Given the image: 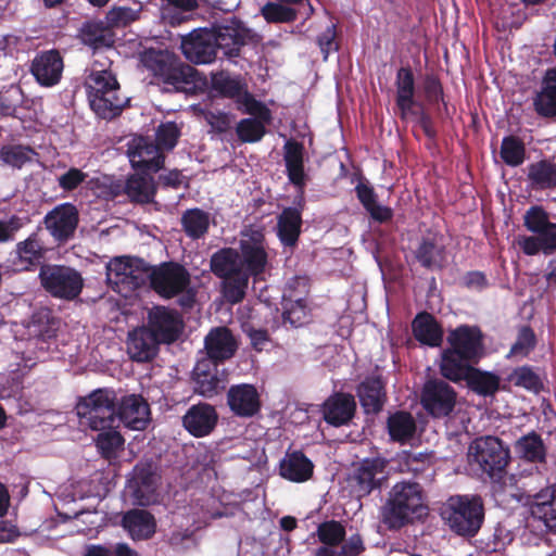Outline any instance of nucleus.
Returning a JSON list of instances; mask_svg holds the SVG:
<instances>
[{
  "label": "nucleus",
  "instance_id": "obj_1",
  "mask_svg": "<svg viewBox=\"0 0 556 556\" xmlns=\"http://www.w3.org/2000/svg\"><path fill=\"white\" fill-rule=\"evenodd\" d=\"M239 247L240 252L226 248L214 253L211 258L212 271L224 279L223 293L231 303H238L244 298L250 278L255 281L260 279L268 264L262 230H244Z\"/></svg>",
  "mask_w": 556,
  "mask_h": 556
},
{
  "label": "nucleus",
  "instance_id": "obj_2",
  "mask_svg": "<svg viewBox=\"0 0 556 556\" xmlns=\"http://www.w3.org/2000/svg\"><path fill=\"white\" fill-rule=\"evenodd\" d=\"M90 75L86 80V88L91 109L102 118H112L117 115L128 99L119 92L116 77L105 68L106 63L101 62V52L94 51Z\"/></svg>",
  "mask_w": 556,
  "mask_h": 556
},
{
  "label": "nucleus",
  "instance_id": "obj_3",
  "mask_svg": "<svg viewBox=\"0 0 556 556\" xmlns=\"http://www.w3.org/2000/svg\"><path fill=\"white\" fill-rule=\"evenodd\" d=\"M427 514L421 486L412 481L395 483L383 508V522L391 529H399Z\"/></svg>",
  "mask_w": 556,
  "mask_h": 556
},
{
  "label": "nucleus",
  "instance_id": "obj_4",
  "mask_svg": "<svg viewBox=\"0 0 556 556\" xmlns=\"http://www.w3.org/2000/svg\"><path fill=\"white\" fill-rule=\"evenodd\" d=\"M140 62L160 83L175 90L185 89L194 81L193 67L182 64L167 50H144Z\"/></svg>",
  "mask_w": 556,
  "mask_h": 556
},
{
  "label": "nucleus",
  "instance_id": "obj_5",
  "mask_svg": "<svg viewBox=\"0 0 556 556\" xmlns=\"http://www.w3.org/2000/svg\"><path fill=\"white\" fill-rule=\"evenodd\" d=\"M441 516L455 533L472 536L481 528L483 504L478 496L454 495L443 504Z\"/></svg>",
  "mask_w": 556,
  "mask_h": 556
},
{
  "label": "nucleus",
  "instance_id": "obj_6",
  "mask_svg": "<svg viewBox=\"0 0 556 556\" xmlns=\"http://www.w3.org/2000/svg\"><path fill=\"white\" fill-rule=\"evenodd\" d=\"M76 410L80 422L91 430L117 426L116 393L112 389L93 390L78 401Z\"/></svg>",
  "mask_w": 556,
  "mask_h": 556
},
{
  "label": "nucleus",
  "instance_id": "obj_7",
  "mask_svg": "<svg viewBox=\"0 0 556 556\" xmlns=\"http://www.w3.org/2000/svg\"><path fill=\"white\" fill-rule=\"evenodd\" d=\"M149 278L148 264L136 257L118 256L111 260L106 266V280L113 290L128 298L143 286Z\"/></svg>",
  "mask_w": 556,
  "mask_h": 556
},
{
  "label": "nucleus",
  "instance_id": "obj_8",
  "mask_svg": "<svg viewBox=\"0 0 556 556\" xmlns=\"http://www.w3.org/2000/svg\"><path fill=\"white\" fill-rule=\"evenodd\" d=\"M468 463L472 470L490 477L501 472L509 462V451L495 437H482L471 442L468 448Z\"/></svg>",
  "mask_w": 556,
  "mask_h": 556
},
{
  "label": "nucleus",
  "instance_id": "obj_9",
  "mask_svg": "<svg viewBox=\"0 0 556 556\" xmlns=\"http://www.w3.org/2000/svg\"><path fill=\"white\" fill-rule=\"evenodd\" d=\"M148 280H150L152 288L161 296L170 299L186 292L180 300V305L191 306L193 303V294L188 289L190 277L182 266L174 263H165L159 267L149 266Z\"/></svg>",
  "mask_w": 556,
  "mask_h": 556
},
{
  "label": "nucleus",
  "instance_id": "obj_10",
  "mask_svg": "<svg viewBox=\"0 0 556 556\" xmlns=\"http://www.w3.org/2000/svg\"><path fill=\"white\" fill-rule=\"evenodd\" d=\"M39 277L50 294L66 300L78 296L84 286L83 277L77 270L62 265L42 266Z\"/></svg>",
  "mask_w": 556,
  "mask_h": 556
},
{
  "label": "nucleus",
  "instance_id": "obj_11",
  "mask_svg": "<svg viewBox=\"0 0 556 556\" xmlns=\"http://www.w3.org/2000/svg\"><path fill=\"white\" fill-rule=\"evenodd\" d=\"M240 102L243 106L239 110L253 117L244 118L238 124V137L244 142L260 141L265 134V126L270 122V111L253 96H244Z\"/></svg>",
  "mask_w": 556,
  "mask_h": 556
},
{
  "label": "nucleus",
  "instance_id": "obj_12",
  "mask_svg": "<svg viewBox=\"0 0 556 556\" xmlns=\"http://www.w3.org/2000/svg\"><path fill=\"white\" fill-rule=\"evenodd\" d=\"M386 467L387 462L380 457L362 460L349 479L352 492L362 497L380 488L382 481L387 479Z\"/></svg>",
  "mask_w": 556,
  "mask_h": 556
},
{
  "label": "nucleus",
  "instance_id": "obj_13",
  "mask_svg": "<svg viewBox=\"0 0 556 556\" xmlns=\"http://www.w3.org/2000/svg\"><path fill=\"white\" fill-rule=\"evenodd\" d=\"M421 404L431 416L445 417L455 407L456 392L442 380H429L422 388Z\"/></svg>",
  "mask_w": 556,
  "mask_h": 556
},
{
  "label": "nucleus",
  "instance_id": "obj_14",
  "mask_svg": "<svg viewBox=\"0 0 556 556\" xmlns=\"http://www.w3.org/2000/svg\"><path fill=\"white\" fill-rule=\"evenodd\" d=\"M159 479L157 467L152 462H140L134 468L127 489L137 504L146 506L155 500Z\"/></svg>",
  "mask_w": 556,
  "mask_h": 556
},
{
  "label": "nucleus",
  "instance_id": "obj_15",
  "mask_svg": "<svg viewBox=\"0 0 556 556\" xmlns=\"http://www.w3.org/2000/svg\"><path fill=\"white\" fill-rule=\"evenodd\" d=\"M147 328L162 342L172 343L180 336L184 323L175 309L154 306L148 313Z\"/></svg>",
  "mask_w": 556,
  "mask_h": 556
},
{
  "label": "nucleus",
  "instance_id": "obj_16",
  "mask_svg": "<svg viewBox=\"0 0 556 556\" xmlns=\"http://www.w3.org/2000/svg\"><path fill=\"white\" fill-rule=\"evenodd\" d=\"M184 55L191 62L207 64L216 58L214 43V31L210 29H198L184 37L181 40Z\"/></svg>",
  "mask_w": 556,
  "mask_h": 556
},
{
  "label": "nucleus",
  "instance_id": "obj_17",
  "mask_svg": "<svg viewBox=\"0 0 556 556\" xmlns=\"http://www.w3.org/2000/svg\"><path fill=\"white\" fill-rule=\"evenodd\" d=\"M116 414L117 425L123 422L131 430H144L151 420L149 404L136 394L122 397Z\"/></svg>",
  "mask_w": 556,
  "mask_h": 556
},
{
  "label": "nucleus",
  "instance_id": "obj_18",
  "mask_svg": "<svg viewBox=\"0 0 556 556\" xmlns=\"http://www.w3.org/2000/svg\"><path fill=\"white\" fill-rule=\"evenodd\" d=\"M45 224L55 240L65 241L73 236L77 227L78 211L71 203H62L46 215Z\"/></svg>",
  "mask_w": 556,
  "mask_h": 556
},
{
  "label": "nucleus",
  "instance_id": "obj_19",
  "mask_svg": "<svg viewBox=\"0 0 556 556\" xmlns=\"http://www.w3.org/2000/svg\"><path fill=\"white\" fill-rule=\"evenodd\" d=\"M305 293V278H295L292 283L288 285L282 296L285 320H288L294 327L301 326L306 320V303L302 296Z\"/></svg>",
  "mask_w": 556,
  "mask_h": 556
},
{
  "label": "nucleus",
  "instance_id": "obj_20",
  "mask_svg": "<svg viewBox=\"0 0 556 556\" xmlns=\"http://www.w3.org/2000/svg\"><path fill=\"white\" fill-rule=\"evenodd\" d=\"M230 410L239 417H252L261 408V399L253 384L241 383L230 387L227 393Z\"/></svg>",
  "mask_w": 556,
  "mask_h": 556
},
{
  "label": "nucleus",
  "instance_id": "obj_21",
  "mask_svg": "<svg viewBox=\"0 0 556 556\" xmlns=\"http://www.w3.org/2000/svg\"><path fill=\"white\" fill-rule=\"evenodd\" d=\"M194 390L205 396L212 397L225 388L226 378L219 372L217 365L211 359H200L193 368Z\"/></svg>",
  "mask_w": 556,
  "mask_h": 556
},
{
  "label": "nucleus",
  "instance_id": "obj_22",
  "mask_svg": "<svg viewBox=\"0 0 556 556\" xmlns=\"http://www.w3.org/2000/svg\"><path fill=\"white\" fill-rule=\"evenodd\" d=\"M160 147L144 138L132 141L128 149V157L131 166L137 169L156 172L164 162Z\"/></svg>",
  "mask_w": 556,
  "mask_h": 556
},
{
  "label": "nucleus",
  "instance_id": "obj_23",
  "mask_svg": "<svg viewBox=\"0 0 556 556\" xmlns=\"http://www.w3.org/2000/svg\"><path fill=\"white\" fill-rule=\"evenodd\" d=\"M218 415L215 408L208 404L191 406L182 418L186 430L195 438L210 434L215 428Z\"/></svg>",
  "mask_w": 556,
  "mask_h": 556
},
{
  "label": "nucleus",
  "instance_id": "obj_24",
  "mask_svg": "<svg viewBox=\"0 0 556 556\" xmlns=\"http://www.w3.org/2000/svg\"><path fill=\"white\" fill-rule=\"evenodd\" d=\"M451 351L459 353L467 359L480 357L483 352L482 334L477 327L460 326L448 336Z\"/></svg>",
  "mask_w": 556,
  "mask_h": 556
},
{
  "label": "nucleus",
  "instance_id": "obj_25",
  "mask_svg": "<svg viewBox=\"0 0 556 556\" xmlns=\"http://www.w3.org/2000/svg\"><path fill=\"white\" fill-rule=\"evenodd\" d=\"M63 71V61L56 51H47L37 55L31 64V73L37 81L46 87L59 83Z\"/></svg>",
  "mask_w": 556,
  "mask_h": 556
},
{
  "label": "nucleus",
  "instance_id": "obj_26",
  "mask_svg": "<svg viewBox=\"0 0 556 556\" xmlns=\"http://www.w3.org/2000/svg\"><path fill=\"white\" fill-rule=\"evenodd\" d=\"M205 349L207 356L205 359L223 362L230 358L237 350V341L231 332L225 327L212 329L205 337Z\"/></svg>",
  "mask_w": 556,
  "mask_h": 556
},
{
  "label": "nucleus",
  "instance_id": "obj_27",
  "mask_svg": "<svg viewBox=\"0 0 556 556\" xmlns=\"http://www.w3.org/2000/svg\"><path fill=\"white\" fill-rule=\"evenodd\" d=\"M162 343L147 327L131 331L128 336L127 351L129 356L137 362L152 359Z\"/></svg>",
  "mask_w": 556,
  "mask_h": 556
},
{
  "label": "nucleus",
  "instance_id": "obj_28",
  "mask_svg": "<svg viewBox=\"0 0 556 556\" xmlns=\"http://www.w3.org/2000/svg\"><path fill=\"white\" fill-rule=\"evenodd\" d=\"M355 408L356 403L351 394L337 393L324 403L323 414L328 424L339 427L352 419Z\"/></svg>",
  "mask_w": 556,
  "mask_h": 556
},
{
  "label": "nucleus",
  "instance_id": "obj_29",
  "mask_svg": "<svg viewBox=\"0 0 556 556\" xmlns=\"http://www.w3.org/2000/svg\"><path fill=\"white\" fill-rule=\"evenodd\" d=\"M46 249L36 235L16 244L14 265L18 270H29L41 264Z\"/></svg>",
  "mask_w": 556,
  "mask_h": 556
},
{
  "label": "nucleus",
  "instance_id": "obj_30",
  "mask_svg": "<svg viewBox=\"0 0 556 556\" xmlns=\"http://www.w3.org/2000/svg\"><path fill=\"white\" fill-rule=\"evenodd\" d=\"M313 463L301 452L287 453L280 462V475L292 482H304L313 475Z\"/></svg>",
  "mask_w": 556,
  "mask_h": 556
},
{
  "label": "nucleus",
  "instance_id": "obj_31",
  "mask_svg": "<svg viewBox=\"0 0 556 556\" xmlns=\"http://www.w3.org/2000/svg\"><path fill=\"white\" fill-rule=\"evenodd\" d=\"M357 395L366 414L379 413L386 401V392L380 378H367L358 389Z\"/></svg>",
  "mask_w": 556,
  "mask_h": 556
},
{
  "label": "nucleus",
  "instance_id": "obj_32",
  "mask_svg": "<svg viewBox=\"0 0 556 556\" xmlns=\"http://www.w3.org/2000/svg\"><path fill=\"white\" fill-rule=\"evenodd\" d=\"M532 514L548 529L556 531V485L548 486L534 496Z\"/></svg>",
  "mask_w": 556,
  "mask_h": 556
},
{
  "label": "nucleus",
  "instance_id": "obj_33",
  "mask_svg": "<svg viewBox=\"0 0 556 556\" xmlns=\"http://www.w3.org/2000/svg\"><path fill=\"white\" fill-rule=\"evenodd\" d=\"M123 526L134 540L150 538L155 532V521L146 510L128 511L123 518Z\"/></svg>",
  "mask_w": 556,
  "mask_h": 556
},
{
  "label": "nucleus",
  "instance_id": "obj_34",
  "mask_svg": "<svg viewBox=\"0 0 556 556\" xmlns=\"http://www.w3.org/2000/svg\"><path fill=\"white\" fill-rule=\"evenodd\" d=\"M303 146L295 141L285 144V162L289 180L299 188L305 185L306 174L303 164Z\"/></svg>",
  "mask_w": 556,
  "mask_h": 556
},
{
  "label": "nucleus",
  "instance_id": "obj_35",
  "mask_svg": "<svg viewBox=\"0 0 556 556\" xmlns=\"http://www.w3.org/2000/svg\"><path fill=\"white\" fill-rule=\"evenodd\" d=\"M212 88L223 97L235 99L238 109L243 106L240 101L244 96H252L239 78L224 72L212 75Z\"/></svg>",
  "mask_w": 556,
  "mask_h": 556
},
{
  "label": "nucleus",
  "instance_id": "obj_36",
  "mask_svg": "<svg viewBox=\"0 0 556 556\" xmlns=\"http://www.w3.org/2000/svg\"><path fill=\"white\" fill-rule=\"evenodd\" d=\"M302 225L301 212L294 207L282 211L278 217V237L282 244L294 245L300 236Z\"/></svg>",
  "mask_w": 556,
  "mask_h": 556
},
{
  "label": "nucleus",
  "instance_id": "obj_37",
  "mask_svg": "<svg viewBox=\"0 0 556 556\" xmlns=\"http://www.w3.org/2000/svg\"><path fill=\"white\" fill-rule=\"evenodd\" d=\"M535 110L543 116H556V68L548 70L541 92L534 101Z\"/></svg>",
  "mask_w": 556,
  "mask_h": 556
},
{
  "label": "nucleus",
  "instance_id": "obj_38",
  "mask_svg": "<svg viewBox=\"0 0 556 556\" xmlns=\"http://www.w3.org/2000/svg\"><path fill=\"white\" fill-rule=\"evenodd\" d=\"M415 338L424 344L439 346L443 332L433 317L429 314H419L413 321Z\"/></svg>",
  "mask_w": 556,
  "mask_h": 556
},
{
  "label": "nucleus",
  "instance_id": "obj_39",
  "mask_svg": "<svg viewBox=\"0 0 556 556\" xmlns=\"http://www.w3.org/2000/svg\"><path fill=\"white\" fill-rule=\"evenodd\" d=\"M211 224L210 213L201 208H189L181 215V227L186 236L197 240L203 238Z\"/></svg>",
  "mask_w": 556,
  "mask_h": 556
},
{
  "label": "nucleus",
  "instance_id": "obj_40",
  "mask_svg": "<svg viewBox=\"0 0 556 556\" xmlns=\"http://www.w3.org/2000/svg\"><path fill=\"white\" fill-rule=\"evenodd\" d=\"M416 421L406 412H396L388 418V432L393 441L408 442L415 437Z\"/></svg>",
  "mask_w": 556,
  "mask_h": 556
},
{
  "label": "nucleus",
  "instance_id": "obj_41",
  "mask_svg": "<svg viewBox=\"0 0 556 556\" xmlns=\"http://www.w3.org/2000/svg\"><path fill=\"white\" fill-rule=\"evenodd\" d=\"M528 179L534 189H549L556 186V165L539 161L528 166Z\"/></svg>",
  "mask_w": 556,
  "mask_h": 556
},
{
  "label": "nucleus",
  "instance_id": "obj_42",
  "mask_svg": "<svg viewBox=\"0 0 556 556\" xmlns=\"http://www.w3.org/2000/svg\"><path fill=\"white\" fill-rule=\"evenodd\" d=\"M415 85L410 70L402 67L396 75V102L405 115L414 104Z\"/></svg>",
  "mask_w": 556,
  "mask_h": 556
},
{
  "label": "nucleus",
  "instance_id": "obj_43",
  "mask_svg": "<svg viewBox=\"0 0 556 556\" xmlns=\"http://www.w3.org/2000/svg\"><path fill=\"white\" fill-rule=\"evenodd\" d=\"M467 361L468 359L463 357L459 353L447 350L442 354L440 366L441 374L452 381H459L462 379L468 378L470 374V367L467 366Z\"/></svg>",
  "mask_w": 556,
  "mask_h": 556
},
{
  "label": "nucleus",
  "instance_id": "obj_44",
  "mask_svg": "<svg viewBox=\"0 0 556 556\" xmlns=\"http://www.w3.org/2000/svg\"><path fill=\"white\" fill-rule=\"evenodd\" d=\"M355 190L358 200L374 219L378 222H386L391 218V208L377 203L376 193L371 187H369L367 184L359 182Z\"/></svg>",
  "mask_w": 556,
  "mask_h": 556
},
{
  "label": "nucleus",
  "instance_id": "obj_45",
  "mask_svg": "<svg viewBox=\"0 0 556 556\" xmlns=\"http://www.w3.org/2000/svg\"><path fill=\"white\" fill-rule=\"evenodd\" d=\"M515 451L529 462H543L546 454L542 439L534 432L521 437L515 444Z\"/></svg>",
  "mask_w": 556,
  "mask_h": 556
},
{
  "label": "nucleus",
  "instance_id": "obj_46",
  "mask_svg": "<svg viewBox=\"0 0 556 556\" xmlns=\"http://www.w3.org/2000/svg\"><path fill=\"white\" fill-rule=\"evenodd\" d=\"M125 189L129 198L141 203L150 202L154 194L152 178L148 175L136 174L130 176Z\"/></svg>",
  "mask_w": 556,
  "mask_h": 556
},
{
  "label": "nucleus",
  "instance_id": "obj_47",
  "mask_svg": "<svg viewBox=\"0 0 556 556\" xmlns=\"http://www.w3.org/2000/svg\"><path fill=\"white\" fill-rule=\"evenodd\" d=\"M500 156L507 166H520L526 160V147L523 141L516 136L504 137L501 144Z\"/></svg>",
  "mask_w": 556,
  "mask_h": 556
},
{
  "label": "nucleus",
  "instance_id": "obj_48",
  "mask_svg": "<svg viewBox=\"0 0 556 556\" xmlns=\"http://www.w3.org/2000/svg\"><path fill=\"white\" fill-rule=\"evenodd\" d=\"M416 258L425 267L439 266L442 261V245L438 242V238L424 239L416 250Z\"/></svg>",
  "mask_w": 556,
  "mask_h": 556
},
{
  "label": "nucleus",
  "instance_id": "obj_49",
  "mask_svg": "<svg viewBox=\"0 0 556 556\" xmlns=\"http://www.w3.org/2000/svg\"><path fill=\"white\" fill-rule=\"evenodd\" d=\"M118 426L110 427L105 430H97V446L102 455L106 458L115 456L116 452L122 448L124 439L116 430Z\"/></svg>",
  "mask_w": 556,
  "mask_h": 556
},
{
  "label": "nucleus",
  "instance_id": "obj_50",
  "mask_svg": "<svg viewBox=\"0 0 556 556\" xmlns=\"http://www.w3.org/2000/svg\"><path fill=\"white\" fill-rule=\"evenodd\" d=\"M36 155L35 151L24 146H5L0 150V161L9 166L21 168Z\"/></svg>",
  "mask_w": 556,
  "mask_h": 556
},
{
  "label": "nucleus",
  "instance_id": "obj_51",
  "mask_svg": "<svg viewBox=\"0 0 556 556\" xmlns=\"http://www.w3.org/2000/svg\"><path fill=\"white\" fill-rule=\"evenodd\" d=\"M214 43L216 50L222 49L226 55L235 56L242 45V37L232 28L220 27L214 31Z\"/></svg>",
  "mask_w": 556,
  "mask_h": 556
},
{
  "label": "nucleus",
  "instance_id": "obj_52",
  "mask_svg": "<svg viewBox=\"0 0 556 556\" xmlns=\"http://www.w3.org/2000/svg\"><path fill=\"white\" fill-rule=\"evenodd\" d=\"M467 379L471 390L484 396L494 394L500 387L498 377L490 372L473 371Z\"/></svg>",
  "mask_w": 556,
  "mask_h": 556
},
{
  "label": "nucleus",
  "instance_id": "obj_53",
  "mask_svg": "<svg viewBox=\"0 0 556 556\" xmlns=\"http://www.w3.org/2000/svg\"><path fill=\"white\" fill-rule=\"evenodd\" d=\"M261 12L269 23H289L296 18V11L282 2H268L262 8Z\"/></svg>",
  "mask_w": 556,
  "mask_h": 556
},
{
  "label": "nucleus",
  "instance_id": "obj_54",
  "mask_svg": "<svg viewBox=\"0 0 556 556\" xmlns=\"http://www.w3.org/2000/svg\"><path fill=\"white\" fill-rule=\"evenodd\" d=\"M318 539L325 546L333 547L341 543L345 536V529L339 521H326L318 526Z\"/></svg>",
  "mask_w": 556,
  "mask_h": 556
},
{
  "label": "nucleus",
  "instance_id": "obj_55",
  "mask_svg": "<svg viewBox=\"0 0 556 556\" xmlns=\"http://www.w3.org/2000/svg\"><path fill=\"white\" fill-rule=\"evenodd\" d=\"M534 332L528 327H522L519 330L516 342L513 344L507 357H526L534 349Z\"/></svg>",
  "mask_w": 556,
  "mask_h": 556
},
{
  "label": "nucleus",
  "instance_id": "obj_56",
  "mask_svg": "<svg viewBox=\"0 0 556 556\" xmlns=\"http://www.w3.org/2000/svg\"><path fill=\"white\" fill-rule=\"evenodd\" d=\"M139 17V10L129 7L112 8L106 14V23L112 27H122Z\"/></svg>",
  "mask_w": 556,
  "mask_h": 556
},
{
  "label": "nucleus",
  "instance_id": "obj_57",
  "mask_svg": "<svg viewBox=\"0 0 556 556\" xmlns=\"http://www.w3.org/2000/svg\"><path fill=\"white\" fill-rule=\"evenodd\" d=\"M510 382L527 390L536 391L540 387V379L530 367H520L509 376Z\"/></svg>",
  "mask_w": 556,
  "mask_h": 556
},
{
  "label": "nucleus",
  "instance_id": "obj_58",
  "mask_svg": "<svg viewBox=\"0 0 556 556\" xmlns=\"http://www.w3.org/2000/svg\"><path fill=\"white\" fill-rule=\"evenodd\" d=\"M179 129L173 122L161 124L156 130V142L160 148L172 150L179 137Z\"/></svg>",
  "mask_w": 556,
  "mask_h": 556
},
{
  "label": "nucleus",
  "instance_id": "obj_59",
  "mask_svg": "<svg viewBox=\"0 0 556 556\" xmlns=\"http://www.w3.org/2000/svg\"><path fill=\"white\" fill-rule=\"evenodd\" d=\"M86 482H78L77 484H70L63 486L59 491V497L64 504L75 503L77 500H84L85 497L99 495L90 491H85Z\"/></svg>",
  "mask_w": 556,
  "mask_h": 556
},
{
  "label": "nucleus",
  "instance_id": "obj_60",
  "mask_svg": "<svg viewBox=\"0 0 556 556\" xmlns=\"http://www.w3.org/2000/svg\"><path fill=\"white\" fill-rule=\"evenodd\" d=\"M549 223L547 214L536 206L531 207L525 215V225L533 233L541 231Z\"/></svg>",
  "mask_w": 556,
  "mask_h": 556
},
{
  "label": "nucleus",
  "instance_id": "obj_61",
  "mask_svg": "<svg viewBox=\"0 0 556 556\" xmlns=\"http://www.w3.org/2000/svg\"><path fill=\"white\" fill-rule=\"evenodd\" d=\"M169 541L175 549L181 552L194 548L199 543L195 533L189 530L174 532Z\"/></svg>",
  "mask_w": 556,
  "mask_h": 556
},
{
  "label": "nucleus",
  "instance_id": "obj_62",
  "mask_svg": "<svg viewBox=\"0 0 556 556\" xmlns=\"http://www.w3.org/2000/svg\"><path fill=\"white\" fill-rule=\"evenodd\" d=\"M23 225V219L16 215L0 219V243L13 240Z\"/></svg>",
  "mask_w": 556,
  "mask_h": 556
},
{
  "label": "nucleus",
  "instance_id": "obj_63",
  "mask_svg": "<svg viewBox=\"0 0 556 556\" xmlns=\"http://www.w3.org/2000/svg\"><path fill=\"white\" fill-rule=\"evenodd\" d=\"M204 119L218 132L228 130L232 124V117L220 111H205L203 112Z\"/></svg>",
  "mask_w": 556,
  "mask_h": 556
},
{
  "label": "nucleus",
  "instance_id": "obj_64",
  "mask_svg": "<svg viewBox=\"0 0 556 556\" xmlns=\"http://www.w3.org/2000/svg\"><path fill=\"white\" fill-rule=\"evenodd\" d=\"M86 178V173L78 168L72 167L66 173L59 176L58 182L63 190L71 191L77 188L83 181H85Z\"/></svg>",
  "mask_w": 556,
  "mask_h": 556
}]
</instances>
